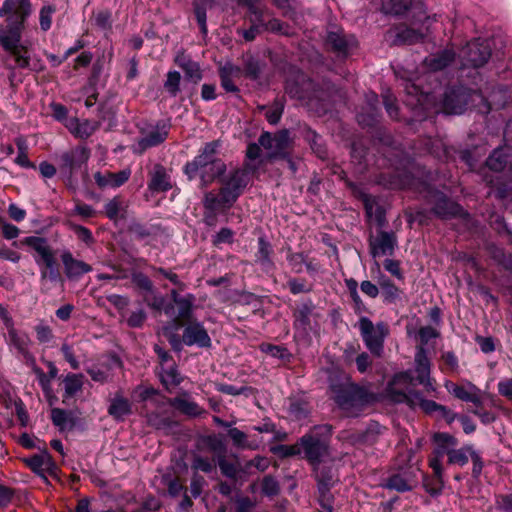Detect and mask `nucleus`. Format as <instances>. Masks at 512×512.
<instances>
[{"label": "nucleus", "mask_w": 512, "mask_h": 512, "mask_svg": "<svg viewBox=\"0 0 512 512\" xmlns=\"http://www.w3.org/2000/svg\"><path fill=\"white\" fill-rule=\"evenodd\" d=\"M30 13V0H5L0 8V17H6V25L0 24V45L9 53L4 59L8 69L29 67L28 50L20 41L23 23Z\"/></svg>", "instance_id": "obj_1"}, {"label": "nucleus", "mask_w": 512, "mask_h": 512, "mask_svg": "<svg viewBox=\"0 0 512 512\" xmlns=\"http://www.w3.org/2000/svg\"><path fill=\"white\" fill-rule=\"evenodd\" d=\"M39 268L41 291H49L48 283H63L56 253L45 237L28 236L22 240Z\"/></svg>", "instance_id": "obj_2"}, {"label": "nucleus", "mask_w": 512, "mask_h": 512, "mask_svg": "<svg viewBox=\"0 0 512 512\" xmlns=\"http://www.w3.org/2000/svg\"><path fill=\"white\" fill-rule=\"evenodd\" d=\"M411 384V371L396 374L387 386L389 398L396 403H405L413 409L420 408L428 414L440 410L442 405L425 399L421 392L411 388Z\"/></svg>", "instance_id": "obj_3"}, {"label": "nucleus", "mask_w": 512, "mask_h": 512, "mask_svg": "<svg viewBox=\"0 0 512 512\" xmlns=\"http://www.w3.org/2000/svg\"><path fill=\"white\" fill-rule=\"evenodd\" d=\"M333 398L349 416H357L362 408L374 401L373 393L352 383L333 384Z\"/></svg>", "instance_id": "obj_4"}, {"label": "nucleus", "mask_w": 512, "mask_h": 512, "mask_svg": "<svg viewBox=\"0 0 512 512\" xmlns=\"http://www.w3.org/2000/svg\"><path fill=\"white\" fill-rule=\"evenodd\" d=\"M285 91L291 98L299 100L309 109L324 110V105L321 103L322 91L304 73L299 72L294 78H289L286 81Z\"/></svg>", "instance_id": "obj_5"}, {"label": "nucleus", "mask_w": 512, "mask_h": 512, "mask_svg": "<svg viewBox=\"0 0 512 512\" xmlns=\"http://www.w3.org/2000/svg\"><path fill=\"white\" fill-rule=\"evenodd\" d=\"M360 335L372 355L380 357L384 351V342L389 334L388 326L384 322H373L368 317H361L358 322Z\"/></svg>", "instance_id": "obj_6"}, {"label": "nucleus", "mask_w": 512, "mask_h": 512, "mask_svg": "<svg viewBox=\"0 0 512 512\" xmlns=\"http://www.w3.org/2000/svg\"><path fill=\"white\" fill-rule=\"evenodd\" d=\"M249 174L244 169H234L221 178L220 195L224 208H230L242 195L249 183Z\"/></svg>", "instance_id": "obj_7"}, {"label": "nucleus", "mask_w": 512, "mask_h": 512, "mask_svg": "<svg viewBox=\"0 0 512 512\" xmlns=\"http://www.w3.org/2000/svg\"><path fill=\"white\" fill-rule=\"evenodd\" d=\"M434 444L433 456L429 459V466L434 475L441 481L443 475L442 458L451 454V451L457 447L458 440L446 432H436L432 436Z\"/></svg>", "instance_id": "obj_8"}, {"label": "nucleus", "mask_w": 512, "mask_h": 512, "mask_svg": "<svg viewBox=\"0 0 512 512\" xmlns=\"http://www.w3.org/2000/svg\"><path fill=\"white\" fill-rule=\"evenodd\" d=\"M459 56L463 66L478 68L491 57V46L487 40L474 39L461 49Z\"/></svg>", "instance_id": "obj_9"}, {"label": "nucleus", "mask_w": 512, "mask_h": 512, "mask_svg": "<svg viewBox=\"0 0 512 512\" xmlns=\"http://www.w3.org/2000/svg\"><path fill=\"white\" fill-rule=\"evenodd\" d=\"M415 367L411 371L412 384H420L424 387L427 394L436 391L433 381L430 377V360L427 355V350L423 346H418L414 357Z\"/></svg>", "instance_id": "obj_10"}, {"label": "nucleus", "mask_w": 512, "mask_h": 512, "mask_svg": "<svg viewBox=\"0 0 512 512\" xmlns=\"http://www.w3.org/2000/svg\"><path fill=\"white\" fill-rule=\"evenodd\" d=\"M90 158V150L85 146H77L62 152L58 156L60 171L71 178Z\"/></svg>", "instance_id": "obj_11"}, {"label": "nucleus", "mask_w": 512, "mask_h": 512, "mask_svg": "<svg viewBox=\"0 0 512 512\" xmlns=\"http://www.w3.org/2000/svg\"><path fill=\"white\" fill-rule=\"evenodd\" d=\"M299 447L304 457L314 466L320 464L328 454V443L314 433L303 435L299 440Z\"/></svg>", "instance_id": "obj_12"}, {"label": "nucleus", "mask_w": 512, "mask_h": 512, "mask_svg": "<svg viewBox=\"0 0 512 512\" xmlns=\"http://www.w3.org/2000/svg\"><path fill=\"white\" fill-rule=\"evenodd\" d=\"M472 93L464 86L447 88L443 97V109L447 114H462L467 108Z\"/></svg>", "instance_id": "obj_13"}, {"label": "nucleus", "mask_w": 512, "mask_h": 512, "mask_svg": "<svg viewBox=\"0 0 512 512\" xmlns=\"http://www.w3.org/2000/svg\"><path fill=\"white\" fill-rule=\"evenodd\" d=\"M288 131L282 130L276 134L270 132H263L258 142L267 150L269 158H286V148L288 146Z\"/></svg>", "instance_id": "obj_14"}, {"label": "nucleus", "mask_w": 512, "mask_h": 512, "mask_svg": "<svg viewBox=\"0 0 512 512\" xmlns=\"http://www.w3.org/2000/svg\"><path fill=\"white\" fill-rule=\"evenodd\" d=\"M218 147L219 143L217 141L208 142L191 162L186 163L184 172L190 180L196 177L199 169L207 167L208 164L214 163V161L220 160L217 157Z\"/></svg>", "instance_id": "obj_15"}, {"label": "nucleus", "mask_w": 512, "mask_h": 512, "mask_svg": "<svg viewBox=\"0 0 512 512\" xmlns=\"http://www.w3.org/2000/svg\"><path fill=\"white\" fill-rule=\"evenodd\" d=\"M327 45L338 57L346 58L358 45L357 39L352 34L345 33L342 29L329 31L326 38Z\"/></svg>", "instance_id": "obj_16"}, {"label": "nucleus", "mask_w": 512, "mask_h": 512, "mask_svg": "<svg viewBox=\"0 0 512 512\" xmlns=\"http://www.w3.org/2000/svg\"><path fill=\"white\" fill-rule=\"evenodd\" d=\"M432 212L435 216L444 220L456 217L466 220L470 217L469 213L464 211L459 204L450 200L442 193H438Z\"/></svg>", "instance_id": "obj_17"}, {"label": "nucleus", "mask_w": 512, "mask_h": 512, "mask_svg": "<svg viewBox=\"0 0 512 512\" xmlns=\"http://www.w3.org/2000/svg\"><path fill=\"white\" fill-rule=\"evenodd\" d=\"M372 257L392 256L397 247V238L393 232L380 231L369 241Z\"/></svg>", "instance_id": "obj_18"}, {"label": "nucleus", "mask_w": 512, "mask_h": 512, "mask_svg": "<svg viewBox=\"0 0 512 512\" xmlns=\"http://www.w3.org/2000/svg\"><path fill=\"white\" fill-rule=\"evenodd\" d=\"M170 124L165 121H159L145 136L140 138L137 142L134 151L136 153H143L151 147L160 145L168 136Z\"/></svg>", "instance_id": "obj_19"}, {"label": "nucleus", "mask_w": 512, "mask_h": 512, "mask_svg": "<svg viewBox=\"0 0 512 512\" xmlns=\"http://www.w3.org/2000/svg\"><path fill=\"white\" fill-rule=\"evenodd\" d=\"M60 258L64 267L65 276L69 280H79L83 275L92 271L91 265L76 259L68 249L62 250Z\"/></svg>", "instance_id": "obj_20"}, {"label": "nucleus", "mask_w": 512, "mask_h": 512, "mask_svg": "<svg viewBox=\"0 0 512 512\" xmlns=\"http://www.w3.org/2000/svg\"><path fill=\"white\" fill-rule=\"evenodd\" d=\"M445 388L457 399L464 402H471L477 407L482 405L480 389L471 382H466L465 385H458L451 381H447L445 383Z\"/></svg>", "instance_id": "obj_21"}, {"label": "nucleus", "mask_w": 512, "mask_h": 512, "mask_svg": "<svg viewBox=\"0 0 512 512\" xmlns=\"http://www.w3.org/2000/svg\"><path fill=\"white\" fill-rule=\"evenodd\" d=\"M182 341L187 346L196 345L200 348L211 346V338L203 324L199 322L190 323L184 328Z\"/></svg>", "instance_id": "obj_22"}, {"label": "nucleus", "mask_w": 512, "mask_h": 512, "mask_svg": "<svg viewBox=\"0 0 512 512\" xmlns=\"http://www.w3.org/2000/svg\"><path fill=\"white\" fill-rule=\"evenodd\" d=\"M415 484L416 480L413 473L411 471L404 470L390 475L383 484V487L403 493L411 491Z\"/></svg>", "instance_id": "obj_23"}, {"label": "nucleus", "mask_w": 512, "mask_h": 512, "mask_svg": "<svg viewBox=\"0 0 512 512\" xmlns=\"http://www.w3.org/2000/svg\"><path fill=\"white\" fill-rule=\"evenodd\" d=\"M456 54L452 49H444L431 54L423 61V66L430 72H437L448 67L454 60Z\"/></svg>", "instance_id": "obj_24"}, {"label": "nucleus", "mask_w": 512, "mask_h": 512, "mask_svg": "<svg viewBox=\"0 0 512 512\" xmlns=\"http://www.w3.org/2000/svg\"><path fill=\"white\" fill-rule=\"evenodd\" d=\"M131 176V170L130 169H123L117 173L112 172H106L101 173L97 172L94 174V179L96 184L100 188H118L122 186L125 182L128 181V179Z\"/></svg>", "instance_id": "obj_25"}, {"label": "nucleus", "mask_w": 512, "mask_h": 512, "mask_svg": "<svg viewBox=\"0 0 512 512\" xmlns=\"http://www.w3.org/2000/svg\"><path fill=\"white\" fill-rule=\"evenodd\" d=\"M108 414L116 421H124L125 417L132 414V403L129 399L117 393L110 400Z\"/></svg>", "instance_id": "obj_26"}, {"label": "nucleus", "mask_w": 512, "mask_h": 512, "mask_svg": "<svg viewBox=\"0 0 512 512\" xmlns=\"http://www.w3.org/2000/svg\"><path fill=\"white\" fill-rule=\"evenodd\" d=\"M65 126L75 137L87 139L98 129L99 125L95 121H80L76 117H71L67 120Z\"/></svg>", "instance_id": "obj_27"}, {"label": "nucleus", "mask_w": 512, "mask_h": 512, "mask_svg": "<svg viewBox=\"0 0 512 512\" xmlns=\"http://www.w3.org/2000/svg\"><path fill=\"white\" fill-rule=\"evenodd\" d=\"M314 472L319 494H323L324 498H326L330 489L337 482L333 470L331 467L318 464L314 466Z\"/></svg>", "instance_id": "obj_28"}, {"label": "nucleus", "mask_w": 512, "mask_h": 512, "mask_svg": "<svg viewBox=\"0 0 512 512\" xmlns=\"http://www.w3.org/2000/svg\"><path fill=\"white\" fill-rule=\"evenodd\" d=\"M273 248L265 237L258 238V249L255 254L256 262L260 264L265 272H271L275 269V263L272 259Z\"/></svg>", "instance_id": "obj_29"}, {"label": "nucleus", "mask_w": 512, "mask_h": 512, "mask_svg": "<svg viewBox=\"0 0 512 512\" xmlns=\"http://www.w3.org/2000/svg\"><path fill=\"white\" fill-rule=\"evenodd\" d=\"M148 187L152 192H166L172 188L170 177L162 165L156 164L153 167Z\"/></svg>", "instance_id": "obj_30"}, {"label": "nucleus", "mask_w": 512, "mask_h": 512, "mask_svg": "<svg viewBox=\"0 0 512 512\" xmlns=\"http://www.w3.org/2000/svg\"><path fill=\"white\" fill-rule=\"evenodd\" d=\"M225 170L226 165L221 159L218 161H214V163L208 164L207 167H202L201 169H199V171H197V175H199L201 179V187H207L216 178L222 176Z\"/></svg>", "instance_id": "obj_31"}, {"label": "nucleus", "mask_w": 512, "mask_h": 512, "mask_svg": "<svg viewBox=\"0 0 512 512\" xmlns=\"http://www.w3.org/2000/svg\"><path fill=\"white\" fill-rule=\"evenodd\" d=\"M84 376L81 373H68L63 379V403L73 398L77 393L81 392L84 385Z\"/></svg>", "instance_id": "obj_32"}, {"label": "nucleus", "mask_w": 512, "mask_h": 512, "mask_svg": "<svg viewBox=\"0 0 512 512\" xmlns=\"http://www.w3.org/2000/svg\"><path fill=\"white\" fill-rule=\"evenodd\" d=\"M216 462L221 474L229 479L236 481L246 475L244 466L228 461L226 455L217 457Z\"/></svg>", "instance_id": "obj_33"}, {"label": "nucleus", "mask_w": 512, "mask_h": 512, "mask_svg": "<svg viewBox=\"0 0 512 512\" xmlns=\"http://www.w3.org/2000/svg\"><path fill=\"white\" fill-rule=\"evenodd\" d=\"M378 285L385 303L392 304L400 298L401 290L386 275H379Z\"/></svg>", "instance_id": "obj_34"}, {"label": "nucleus", "mask_w": 512, "mask_h": 512, "mask_svg": "<svg viewBox=\"0 0 512 512\" xmlns=\"http://www.w3.org/2000/svg\"><path fill=\"white\" fill-rule=\"evenodd\" d=\"M314 309L311 300L302 303L294 313V328L307 330L310 327V317Z\"/></svg>", "instance_id": "obj_35"}, {"label": "nucleus", "mask_w": 512, "mask_h": 512, "mask_svg": "<svg viewBox=\"0 0 512 512\" xmlns=\"http://www.w3.org/2000/svg\"><path fill=\"white\" fill-rule=\"evenodd\" d=\"M367 104L370 108L369 114L358 113L357 121L362 126H373L377 122V105H378V96L376 93L371 92L366 95Z\"/></svg>", "instance_id": "obj_36"}, {"label": "nucleus", "mask_w": 512, "mask_h": 512, "mask_svg": "<svg viewBox=\"0 0 512 512\" xmlns=\"http://www.w3.org/2000/svg\"><path fill=\"white\" fill-rule=\"evenodd\" d=\"M159 377L162 384L168 388L177 386L181 383V376L178 372L175 362L168 363L160 367Z\"/></svg>", "instance_id": "obj_37"}, {"label": "nucleus", "mask_w": 512, "mask_h": 512, "mask_svg": "<svg viewBox=\"0 0 512 512\" xmlns=\"http://www.w3.org/2000/svg\"><path fill=\"white\" fill-rule=\"evenodd\" d=\"M405 90L408 96L415 99V102H408L409 105L413 106H424L433 93L432 90L421 88L418 84L413 82H408L405 86Z\"/></svg>", "instance_id": "obj_38"}, {"label": "nucleus", "mask_w": 512, "mask_h": 512, "mask_svg": "<svg viewBox=\"0 0 512 512\" xmlns=\"http://www.w3.org/2000/svg\"><path fill=\"white\" fill-rule=\"evenodd\" d=\"M170 404L183 414L191 417H197L203 413V409L196 402L187 400L185 398H173L170 400Z\"/></svg>", "instance_id": "obj_39"}, {"label": "nucleus", "mask_w": 512, "mask_h": 512, "mask_svg": "<svg viewBox=\"0 0 512 512\" xmlns=\"http://www.w3.org/2000/svg\"><path fill=\"white\" fill-rule=\"evenodd\" d=\"M257 108L259 111H266L265 118L269 124L277 125L280 122L284 112V102L282 99H275L269 107L265 105H259Z\"/></svg>", "instance_id": "obj_40"}, {"label": "nucleus", "mask_w": 512, "mask_h": 512, "mask_svg": "<svg viewBox=\"0 0 512 512\" xmlns=\"http://www.w3.org/2000/svg\"><path fill=\"white\" fill-rule=\"evenodd\" d=\"M110 366L107 363H96L86 369V372L94 382L104 384L111 378Z\"/></svg>", "instance_id": "obj_41"}, {"label": "nucleus", "mask_w": 512, "mask_h": 512, "mask_svg": "<svg viewBox=\"0 0 512 512\" xmlns=\"http://www.w3.org/2000/svg\"><path fill=\"white\" fill-rule=\"evenodd\" d=\"M249 9H250L251 13H253L255 15L258 23L253 24L249 29H246V30L238 29L237 30L238 34H241L246 41L254 40L256 38V36L259 34L260 28L264 26L262 12L253 5H250Z\"/></svg>", "instance_id": "obj_42"}, {"label": "nucleus", "mask_w": 512, "mask_h": 512, "mask_svg": "<svg viewBox=\"0 0 512 512\" xmlns=\"http://www.w3.org/2000/svg\"><path fill=\"white\" fill-rule=\"evenodd\" d=\"M413 0H382V10L386 14L402 15L412 5Z\"/></svg>", "instance_id": "obj_43"}, {"label": "nucleus", "mask_w": 512, "mask_h": 512, "mask_svg": "<svg viewBox=\"0 0 512 512\" xmlns=\"http://www.w3.org/2000/svg\"><path fill=\"white\" fill-rule=\"evenodd\" d=\"M508 156L503 149H495L486 160V166L491 171L500 172L507 164Z\"/></svg>", "instance_id": "obj_44"}, {"label": "nucleus", "mask_w": 512, "mask_h": 512, "mask_svg": "<svg viewBox=\"0 0 512 512\" xmlns=\"http://www.w3.org/2000/svg\"><path fill=\"white\" fill-rule=\"evenodd\" d=\"M147 423L156 429H170L175 422L169 415L162 412H150L147 414Z\"/></svg>", "instance_id": "obj_45"}, {"label": "nucleus", "mask_w": 512, "mask_h": 512, "mask_svg": "<svg viewBox=\"0 0 512 512\" xmlns=\"http://www.w3.org/2000/svg\"><path fill=\"white\" fill-rule=\"evenodd\" d=\"M472 452H475L472 445H464L459 449L454 448L448 457V463L451 465L457 464L464 466L468 463L469 456L471 457Z\"/></svg>", "instance_id": "obj_46"}, {"label": "nucleus", "mask_w": 512, "mask_h": 512, "mask_svg": "<svg viewBox=\"0 0 512 512\" xmlns=\"http://www.w3.org/2000/svg\"><path fill=\"white\" fill-rule=\"evenodd\" d=\"M305 139L309 143L313 152L321 159L327 157V151L323 144L322 137L314 130L308 129L305 133Z\"/></svg>", "instance_id": "obj_47"}, {"label": "nucleus", "mask_w": 512, "mask_h": 512, "mask_svg": "<svg viewBox=\"0 0 512 512\" xmlns=\"http://www.w3.org/2000/svg\"><path fill=\"white\" fill-rule=\"evenodd\" d=\"M203 442L207 446V449L215 454V457L226 454V444L221 435H208L203 439Z\"/></svg>", "instance_id": "obj_48"}, {"label": "nucleus", "mask_w": 512, "mask_h": 512, "mask_svg": "<svg viewBox=\"0 0 512 512\" xmlns=\"http://www.w3.org/2000/svg\"><path fill=\"white\" fill-rule=\"evenodd\" d=\"M228 436L232 440L233 445L239 449H256L257 445H253L248 441L246 433L238 428H230Z\"/></svg>", "instance_id": "obj_49"}, {"label": "nucleus", "mask_w": 512, "mask_h": 512, "mask_svg": "<svg viewBox=\"0 0 512 512\" xmlns=\"http://www.w3.org/2000/svg\"><path fill=\"white\" fill-rule=\"evenodd\" d=\"M286 251V260L291 267V270L296 274L302 273L303 265L306 261V256L301 252H293L289 246L286 248Z\"/></svg>", "instance_id": "obj_50"}, {"label": "nucleus", "mask_w": 512, "mask_h": 512, "mask_svg": "<svg viewBox=\"0 0 512 512\" xmlns=\"http://www.w3.org/2000/svg\"><path fill=\"white\" fill-rule=\"evenodd\" d=\"M217 466L216 457L210 459L201 455H194L192 459V469L195 471H201L204 473H211Z\"/></svg>", "instance_id": "obj_51"}, {"label": "nucleus", "mask_w": 512, "mask_h": 512, "mask_svg": "<svg viewBox=\"0 0 512 512\" xmlns=\"http://www.w3.org/2000/svg\"><path fill=\"white\" fill-rule=\"evenodd\" d=\"M8 342L20 353H25L28 347V337L18 333L12 326L8 328Z\"/></svg>", "instance_id": "obj_52"}, {"label": "nucleus", "mask_w": 512, "mask_h": 512, "mask_svg": "<svg viewBox=\"0 0 512 512\" xmlns=\"http://www.w3.org/2000/svg\"><path fill=\"white\" fill-rule=\"evenodd\" d=\"M193 299L192 295H188L183 299H179L175 305L177 306V317L182 320H190L193 311Z\"/></svg>", "instance_id": "obj_53"}, {"label": "nucleus", "mask_w": 512, "mask_h": 512, "mask_svg": "<svg viewBox=\"0 0 512 512\" xmlns=\"http://www.w3.org/2000/svg\"><path fill=\"white\" fill-rule=\"evenodd\" d=\"M181 75L178 71H169L164 82V88L171 97H176L180 91Z\"/></svg>", "instance_id": "obj_54"}, {"label": "nucleus", "mask_w": 512, "mask_h": 512, "mask_svg": "<svg viewBox=\"0 0 512 512\" xmlns=\"http://www.w3.org/2000/svg\"><path fill=\"white\" fill-rule=\"evenodd\" d=\"M422 35L414 29L403 27L399 28L396 33L395 43L397 44H412L418 41Z\"/></svg>", "instance_id": "obj_55"}, {"label": "nucleus", "mask_w": 512, "mask_h": 512, "mask_svg": "<svg viewBox=\"0 0 512 512\" xmlns=\"http://www.w3.org/2000/svg\"><path fill=\"white\" fill-rule=\"evenodd\" d=\"M27 463L33 471L40 472L50 466L51 457L48 453L37 454L32 456Z\"/></svg>", "instance_id": "obj_56"}, {"label": "nucleus", "mask_w": 512, "mask_h": 512, "mask_svg": "<svg viewBox=\"0 0 512 512\" xmlns=\"http://www.w3.org/2000/svg\"><path fill=\"white\" fill-rule=\"evenodd\" d=\"M147 318V314L143 308H138L137 310L131 312L130 315L126 313V316L122 318L126 321L127 325L131 328H140L143 326L145 320Z\"/></svg>", "instance_id": "obj_57"}, {"label": "nucleus", "mask_w": 512, "mask_h": 512, "mask_svg": "<svg viewBox=\"0 0 512 512\" xmlns=\"http://www.w3.org/2000/svg\"><path fill=\"white\" fill-rule=\"evenodd\" d=\"M232 500L235 502L234 512H252L255 507V502L248 496L242 495L238 492Z\"/></svg>", "instance_id": "obj_58"}, {"label": "nucleus", "mask_w": 512, "mask_h": 512, "mask_svg": "<svg viewBox=\"0 0 512 512\" xmlns=\"http://www.w3.org/2000/svg\"><path fill=\"white\" fill-rule=\"evenodd\" d=\"M112 14L109 10H100L93 14L94 24L102 30H110L112 27Z\"/></svg>", "instance_id": "obj_59"}, {"label": "nucleus", "mask_w": 512, "mask_h": 512, "mask_svg": "<svg viewBox=\"0 0 512 512\" xmlns=\"http://www.w3.org/2000/svg\"><path fill=\"white\" fill-rule=\"evenodd\" d=\"M262 72V64L254 59L249 58L245 61L244 64V74L247 78L251 80H257Z\"/></svg>", "instance_id": "obj_60"}, {"label": "nucleus", "mask_w": 512, "mask_h": 512, "mask_svg": "<svg viewBox=\"0 0 512 512\" xmlns=\"http://www.w3.org/2000/svg\"><path fill=\"white\" fill-rule=\"evenodd\" d=\"M289 413L298 420L305 418L308 414L306 402L300 399H290Z\"/></svg>", "instance_id": "obj_61"}, {"label": "nucleus", "mask_w": 512, "mask_h": 512, "mask_svg": "<svg viewBox=\"0 0 512 512\" xmlns=\"http://www.w3.org/2000/svg\"><path fill=\"white\" fill-rule=\"evenodd\" d=\"M287 286L293 295L301 293H309L312 291V285H308L305 279L290 278L287 282Z\"/></svg>", "instance_id": "obj_62"}, {"label": "nucleus", "mask_w": 512, "mask_h": 512, "mask_svg": "<svg viewBox=\"0 0 512 512\" xmlns=\"http://www.w3.org/2000/svg\"><path fill=\"white\" fill-rule=\"evenodd\" d=\"M261 491L268 497L277 495L280 491L278 481L271 475L265 476L262 480Z\"/></svg>", "instance_id": "obj_63"}, {"label": "nucleus", "mask_w": 512, "mask_h": 512, "mask_svg": "<svg viewBox=\"0 0 512 512\" xmlns=\"http://www.w3.org/2000/svg\"><path fill=\"white\" fill-rule=\"evenodd\" d=\"M122 202L119 197H114L108 201L104 206L106 216L110 220H117L120 212L122 211Z\"/></svg>", "instance_id": "obj_64"}]
</instances>
